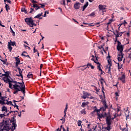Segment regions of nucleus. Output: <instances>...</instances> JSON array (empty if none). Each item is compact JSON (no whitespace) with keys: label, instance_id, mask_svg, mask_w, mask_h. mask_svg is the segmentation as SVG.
Segmentation results:
<instances>
[{"label":"nucleus","instance_id":"nucleus-1","mask_svg":"<svg viewBox=\"0 0 131 131\" xmlns=\"http://www.w3.org/2000/svg\"><path fill=\"white\" fill-rule=\"evenodd\" d=\"M14 91L13 92V94L14 95H17L19 92H21L24 94V96H25V84L23 81V83H20V85L19 84L14 85Z\"/></svg>","mask_w":131,"mask_h":131},{"label":"nucleus","instance_id":"nucleus-2","mask_svg":"<svg viewBox=\"0 0 131 131\" xmlns=\"http://www.w3.org/2000/svg\"><path fill=\"white\" fill-rule=\"evenodd\" d=\"M3 124H4L2 129L6 131H9L11 128H10V124L12 123V121L10 119L3 120Z\"/></svg>","mask_w":131,"mask_h":131},{"label":"nucleus","instance_id":"nucleus-3","mask_svg":"<svg viewBox=\"0 0 131 131\" xmlns=\"http://www.w3.org/2000/svg\"><path fill=\"white\" fill-rule=\"evenodd\" d=\"M111 56H110V55H109V53L108 54V56L106 57V59L107 60V63L108 66H106V69L107 70V73L109 74H111V67L112 66V63L111 62Z\"/></svg>","mask_w":131,"mask_h":131},{"label":"nucleus","instance_id":"nucleus-4","mask_svg":"<svg viewBox=\"0 0 131 131\" xmlns=\"http://www.w3.org/2000/svg\"><path fill=\"white\" fill-rule=\"evenodd\" d=\"M25 21L30 27H33V26H36V25L34 24V20L32 19V17H27L25 19Z\"/></svg>","mask_w":131,"mask_h":131},{"label":"nucleus","instance_id":"nucleus-5","mask_svg":"<svg viewBox=\"0 0 131 131\" xmlns=\"http://www.w3.org/2000/svg\"><path fill=\"white\" fill-rule=\"evenodd\" d=\"M103 103V106L100 107V108L99 110V111H106V109L108 108V105H107V103L106 102V101H102Z\"/></svg>","mask_w":131,"mask_h":131},{"label":"nucleus","instance_id":"nucleus-6","mask_svg":"<svg viewBox=\"0 0 131 131\" xmlns=\"http://www.w3.org/2000/svg\"><path fill=\"white\" fill-rule=\"evenodd\" d=\"M117 49L118 51L121 52H121H123V46L121 45V42L119 41H117Z\"/></svg>","mask_w":131,"mask_h":131},{"label":"nucleus","instance_id":"nucleus-7","mask_svg":"<svg viewBox=\"0 0 131 131\" xmlns=\"http://www.w3.org/2000/svg\"><path fill=\"white\" fill-rule=\"evenodd\" d=\"M106 125H111V117L107 116L106 118Z\"/></svg>","mask_w":131,"mask_h":131},{"label":"nucleus","instance_id":"nucleus-8","mask_svg":"<svg viewBox=\"0 0 131 131\" xmlns=\"http://www.w3.org/2000/svg\"><path fill=\"white\" fill-rule=\"evenodd\" d=\"M118 79L119 80H121L123 83H125V75H122L121 77H118Z\"/></svg>","mask_w":131,"mask_h":131},{"label":"nucleus","instance_id":"nucleus-9","mask_svg":"<svg viewBox=\"0 0 131 131\" xmlns=\"http://www.w3.org/2000/svg\"><path fill=\"white\" fill-rule=\"evenodd\" d=\"M80 8V3L79 2H76L74 5V8L75 10H79V9Z\"/></svg>","mask_w":131,"mask_h":131},{"label":"nucleus","instance_id":"nucleus-10","mask_svg":"<svg viewBox=\"0 0 131 131\" xmlns=\"http://www.w3.org/2000/svg\"><path fill=\"white\" fill-rule=\"evenodd\" d=\"M114 35H115L116 38H117L118 37H119L122 36V34H121V33L120 32L119 33V32L117 30H116V33L114 32Z\"/></svg>","mask_w":131,"mask_h":131},{"label":"nucleus","instance_id":"nucleus-11","mask_svg":"<svg viewBox=\"0 0 131 131\" xmlns=\"http://www.w3.org/2000/svg\"><path fill=\"white\" fill-rule=\"evenodd\" d=\"M99 9L102 11V12H106V8L105 7V6H103L102 5H99Z\"/></svg>","mask_w":131,"mask_h":131},{"label":"nucleus","instance_id":"nucleus-12","mask_svg":"<svg viewBox=\"0 0 131 131\" xmlns=\"http://www.w3.org/2000/svg\"><path fill=\"white\" fill-rule=\"evenodd\" d=\"M68 109V104H66V108L64 109V121L63 122H65V118L66 117V113L67 112V110Z\"/></svg>","mask_w":131,"mask_h":131},{"label":"nucleus","instance_id":"nucleus-13","mask_svg":"<svg viewBox=\"0 0 131 131\" xmlns=\"http://www.w3.org/2000/svg\"><path fill=\"white\" fill-rule=\"evenodd\" d=\"M17 69L18 70L19 74L20 75V77L22 78V80H23V75L22 74V70H21L19 67H17Z\"/></svg>","mask_w":131,"mask_h":131},{"label":"nucleus","instance_id":"nucleus-14","mask_svg":"<svg viewBox=\"0 0 131 131\" xmlns=\"http://www.w3.org/2000/svg\"><path fill=\"white\" fill-rule=\"evenodd\" d=\"M81 98L82 99H84V100L86 99V98H88V94L86 93V92H83V96H81Z\"/></svg>","mask_w":131,"mask_h":131},{"label":"nucleus","instance_id":"nucleus-15","mask_svg":"<svg viewBox=\"0 0 131 131\" xmlns=\"http://www.w3.org/2000/svg\"><path fill=\"white\" fill-rule=\"evenodd\" d=\"M8 45L10 46H12L14 47V46H16V42L15 41H12V40H10L9 42H8Z\"/></svg>","mask_w":131,"mask_h":131},{"label":"nucleus","instance_id":"nucleus-16","mask_svg":"<svg viewBox=\"0 0 131 131\" xmlns=\"http://www.w3.org/2000/svg\"><path fill=\"white\" fill-rule=\"evenodd\" d=\"M97 116L99 120L100 119L104 118V115L103 114H99V113H97Z\"/></svg>","mask_w":131,"mask_h":131},{"label":"nucleus","instance_id":"nucleus-17","mask_svg":"<svg viewBox=\"0 0 131 131\" xmlns=\"http://www.w3.org/2000/svg\"><path fill=\"white\" fill-rule=\"evenodd\" d=\"M88 6H89V2H86L85 4L82 7V11L84 12V10L88 8Z\"/></svg>","mask_w":131,"mask_h":131},{"label":"nucleus","instance_id":"nucleus-18","mask_svg":"<svg viewBox=\"0 0 131 131\" xmlns=\"http://www.w3.org/2000/svg\"><path fill=\"white\" fill-rule=\"evenodd\" d=\"M33 8H35V10L36 11H37V10H38L39 9H40V7H39L38 6H37V4H33Z\"/></svg>","mask_w":131,"mask_h":131},{"label":"nucleus","instance_id":"nucleus-19","mask_svg":"<svg viewBox=\"0 0 131 131\" xmlns=\"http://www.w3.org/2000/svg\"><path fill=\"white\" fill-rule=\"evenodd\" d=\"M25 54H26L27 55H25ZM21 56H24V57H28V58H29L30 59H31V58L30 57V56H29V55H28V54L27 53V52H24L22 54H21Z\"/></svg>","mask_w":131,"mask_h":131},{"label":"nucleus","instance_id":"nucleus-20","mask_svg":"<svg viewBox=\"0 0 131 131\" xmlns=\"http://www.w3.org/2000/svg\"><path fill=\"white\" fill-rule=\"evenodd\" d=\"M9 83V86L10 89L11 90H15V88H14V85H15L16 84H12L11 83Z\"/></svg>","mask_w":131,"mask_h":131},{"label":"nucleus","instance_id":"nucleus-21","mask_svg":"<svg viewBox=\"0 0 131 131\" xmlns=\"http://www.w3.org/2000/svg\"><path fill=\"white\" fill-rule=\"evenodd\" d=\"M118 56L119 57L123 58V56H124V54H123V53H122V52L120 51L119 53H118Z\"/></svg>","mask_w":131,"mask_h":131},{"label":"nucleus","instance_id":"nucleus-22","mask_svg":"<svg viewBox=\"0 0 131 131\" xmlns=\"http://www.w3.org/2000/svg\"><path fill=\"white\" fill-rule=\"evenodd\" d=\"M5 97H2V98H1V103H2V105H4V104H5V101H6L5 100Z\"/></svg>","mask_w":131,"mask_h":131},{"label":"nucleus","instance_id":"nucleus-23","mask_svg":"<svg viewBox=\"0 0 131 131\" xmlns=\"http://www.w3.org/2000/svg\"><path fill=\"white\" fill-rule=\"evenodd\" d=\"M5 9L7 11V12H8V11H9V10H10V6H9V5L6 4V3H5Z\"/></svg>","mask_w":131,"mask_h":131},{"label":"nucleus","instance_id":"nucleus-24","mask_svg":"<svg viewBox=\"0 0 131 131\" xmlns=\"http://www.w3.org/2000/svg\"><path fill=\"white\" fill-rule=\"evenodd\" d=\"M94 108H95V109L92 112V114H95V112H97V113L98 112H100L99 110L97 109V106H95Z\"/></svg>","mask_w":131,"mask_h":131},{"label":"nucleus","instance_id":"nucleus-25","mask_svg":"<svg viewBox=\"0 0 131 131\" xmlns=\"http://www.w3.org/2000/svg\"><path fill=\"white\" fill-rule=\"evenodd\" d=\"M21 12H24L25 14H27V10L25 9V8L23 7L21 9Z\"/></svg>","mask_w":131,"mask_h":131},{"label":"nucleus","instance_id":"nucleus-26","mask_svg":"<svg viewBox=\"0 0 131 131\" xmlns=\"http://www.w3.org/2000/svg\"><path fill=\"white\" fill-rule=\"evenodd\" d=\"M97 69H98L99 71H101V72H104L103 70H102V69H101V64L100 63L97 66Z\"/></svg>","mask_w":131,"mask_h":131},{"label":"nucleus","instance_id":"nucleus-27","mask_svg":"<svg viewBox=\"0 0 131 131\" xmlns=\"http://www.w3.org/2000/svg\"><path fill=\"white\" fill-rule=\"evenodd\" d=\"M10 32L11 33H12V35L13 36H15V32H14V31H13V29H12V27H10Z\"/></svg>","mask_w":131,"mask_h":131},{"label":"nucleus","instance_id":"nucleus-28","mask_svg":"<svg viewBox=\"0 0 131 131\" xmlns=\"http://www.w3.org/2000/svg\"><path fill=\"white\" fill-rule=\"evenodd\" d=\"M12 83H15V84H19L18 85H20V83H23V82H17V81H11Z\"/></svg>","mask_w":131,"mask_h":131},{"label":"nucleus","instance_id":"nucleus-29","mask_svg":"<svg viewBox=\"0 0 131 131\" xmlns=\"http://www.w3.org/2000/svg\"><path fill=\"white\" fill-rule=\"evenodd\" d=\"M27 77L28 78H32V74L31 73H29Z\"/></svg>","mask_w":131,"mask_h":131},{"label":"nucleus","instance_id":"nucleus-30","mask_svg":"<svg viewBox=\"0 0 131 131\" xmlns=\"http://www.w3.org/2000/svg\"><path fill=\"white\" fill-rule=\"evenodd\" d=\"M12 127H14V129H16V127H17V124L16 122L12 123Z\"/></svg>","mask_w":131,"mask_h":131},{"label":"nucleus","instance_id":"nucleus-31","mask_svg":"<svg viewBox=\"0 0 131 131\" xmlns=\"http://www.w3.org/2000/svg\"><path fill=\"white\" fill-rule=\"evenodd\" d=\"M8 49L10 52H12V50H13V47L10 46L9 45H8Z\"/></svg>","mask_w":131,"mask_h":131},{"label":"nucleus","instance_id":"nucleus-32","mask_svg":"<svg viewBox=\"0 0 131 131\" xmlns=\"http://www.w3.org/2000/svg\"><path fill=\"white\" fill-rule=\"evenodd\" d=\"M10 121H11V122H12V123H16V119H15V118L14 117H12V119H11V120H10Z\"/></svg>","mask_w":131,"mask_h":131},{"label":"nucleus","instance_id":"nucleus-33","mask_svg":"<svg viewBox=\"0 0 131 131\" xmlns=\"http://www.w3.org/2000/svg\"><path fill=\"white\" fill-rule=\"evenodd\" d=\"M6 83H8V82H9V83H10L11 82H12L11 80L9 79V77H6Z\"/></svg>","mask_w":131,"mask_h":131},{"label":"nucleus","instance_id":"nucleus-34","mask_svg":"<svg viewBox=\"0 0 131 131\" xmlns=\"http://www.w3.org/2000/svg\"><path fill=\"white\" fill-rule=\"evenodd\" d=\"M105 129H106L107 130L110 131V129H111V125H107V126L105 128Z\"/></svg>","mask_w":131,"mask_h":131},{"label":"nucleus","instance_id":"nucleus-35","mask_svg":"<svg viewBox=\"0 0 131 131\" xmlns=\"http://www.w3.org/2000/svg\"><path fill=\"white\" fill-rule=\"evenodd\" d=\"M86 105H88L86 102H82L81 107H82L83 108H84L85 107V106H86Z\"/></svg>","mask_w":131,"mask_h":131},{"label":"nucleus","instance_id":"nucleus-36","mask_svg":"<svg viewBox=\"0 0 131 131\" xmlns=\"http://www.w3.org/2000/svg\"><path fill=\"white\" fill-rule=\"evenodd\" d=\"M15 60L16 61V63H20V58L15 57Z\"/></svg>","mask_w":131,"mask_h":131},{"label":"nucleus","instance_id":"nucleus-37","mask_svg":"<svg viewBox=\"0 0 131 131\" xmlns=\"http://www.w3.org/2000/svg\"><path fill=\"white\" fill-rule=\"evenodd\" d=\"M94 63H95L96 64H97L98 65L100 64V62H99V61H98L97 57H96V60H94Z\"/></svg>","mask_w":131,"mask_h":131},{"label":"nucleus","instance_id":"nucleus-38","mask_svg":"<svg viewBox=\"0 0 131 131\" xmlns=\"http://www.w3.org/2000/svg\"><path fill=\"white\" fill-rule=\"evenodd\" d=\"M122 68V64H119V63H118V69H121Z\"/></svg>","mask_w":131,"mask_h":131},{"label":"nucleus","instance_id":"nucleus-39","mask_svg":"<svg viewBox=\"0 0 131 131\" xmlns=\"http://www.w3.org/2000/svg\"><path fill=\"white\" fill-rule=\"evenodd\" d=\"M4 127V122H2V123H0V129H3V128H2V127Z\"/></svg>","mask_w":131,"mask_h":131},{"label":"nucleus","instance_id":"nucleus-40","mask_svg":"<svg viewBox=\"0 0 131 131\" xmlns=\"http://www.w3.org/2000/svg\"><path fill=\"white\" fill-rule=\"evenodd\" d=\"M95 15H96V13L95 12H92V13L90 14L88 16H91L92 17H95Z\"/></svg>","mask_w":131,"mask_h":131},{"label":"nucleus","instance_id":"nucleus-41","mask_svg":"<svg viewBox=\"0 0 131 131\" xmlns=\"http://www.w3.org/2000/svg\"><path fill=\"white\" fill-rule=\"evenodd\" d=\"M41 14H38V15H37L36 16L34 17L35 19H36L37 18H39V17H41Z\"/></svg>","mask_w":131,"mask_h":131},{"label":"nucleus","instance_id":"nucleus-42","mask_svg":"<svg viewBox=\"0 0 131 131\" xmlns=\"http://www.w3.org/2000/svg\"><path fill=\"white\" fill-rule=\"evenodd\" d=\"M80 112H81V114H83V113H84V114H86V112L84 110H83L81 111Z\"/></svg>","mask_w":131,"mask_h":131},{"label":"nucleus","instance_id":"nucleus-43","mask_svg":"<svg viewBox=\"0 0 131 131\" xmlns=\"http://www.w3.org/2000/svg\"><path fill=\"white\" fill-rule=\"evenodd\" d=\"M5 110H7V107H6L5 105H4L2 107V111H5Z\"/></svg>","mask_w":131,"mask_h":131},{"label":"nucleus","instance_id":"nucleus-44","mask_svg":"<svg viewBox=\"0 0 131 131\" xmlns=\"http://www.w3.org/2000/svg\"><path fill=\"white\" fill-rule=\"evenodd\" d=\"M7 105H13L12 101H7Z\"/></svg>","mask_w":131,"mask_h":131},{"label":"nucleus","instance_id":"nucleus-45","mask_svg":"<svg viewBox=\"0 0 131 131\" xmlns=\"http://www.w3.org/2000/svg\"><path fill=\"white\" fill-rule=\"evenodd\" d=\"M82 122L80 120H79L78 122V126H80L81 125Z\"/></svg>","mask_w":131,"mask_h":131},{"label":"nucleus","instance_id":"nucleus-46","mask_svg":"<svg viewBox=\"0 0 131 131\" xmlns=\"http://www.w3.org/2000/svg\"><path fill=\"white\" fill-rule=\"evenodd\" d=\"M122 58L123 57H120L119 56L118 57V60L119 62H121V61H122Z\"/></svg>","mask_w":131,"mask_h":131},{"label":"nucleus","instance_id":"nucleus-47","mask_svg":"<svg viewBox=\"0 0 131 131\" xmlns=\"http://www.w3.org/2000/svg\"><path fill=\"white\" fill-rule=\"evenodd\" d=\"M1 76H5V77H9V75L7 74H2Z\"/></svg>","mask_w":131,"mask_h":131},{"label":"nucleus","instance_id":"nucleus-48","mask_svg":"<svg viewBox=\"0 0 131 131\" xmlns=\"http://www.w3.org/2000/svg\"><path fill=\"white\" fill-rule=\"evenodd\" d=\"M6 2H7L9 4H12V2L10 0H4V2L6 3Z\"/></svg>","mask_w":131,"mask_h":131},{"label":"nucleus","instance_id":"nucleus-49","mask_svg":"<svg viewBox=\"0 0 131 131\" xmlns=\"http://www.w3.org/2000/svg\"><path fill=\"white\" fill-rule=\"evenodd\" d=\"M5 116H6V115H5V114H0V117H1V118H3V117H5Z\"/></svg>","mask_w":131,"mask_h":131},{"label":"nucleus","instance_id":"nucleus-50","mask_svg":"<svg viewBox=\"0 0 131 131\" xmlns=\"http://www.w3.org/2000/svg\"><path fill=\"white\" fill-rule=\"evenodd\" d=\"M0 60L1 61V62H3V64H6L7 63V61L6 60H2V59H0Z\"/></svg>","mask_w":131,"mask_h":131},{"label":"nucleus","instance_id":"nucleus-51","mask_svg":"<svg viewBox=\"0 0 131 131\" xmlns=\"http://www.w3.org/2000/svg\"><path fill=\"white\" fill-rule=\"evenodd\" d=\"M85 66H84L83 67H81V70H82V71L85 70V69H86V68H83V67H85Z\"/></svg>","mask_w":131,"mask_h":131},{"label":"nucleus","instance_id":"nucleus-52","mask_svg":"<svg viewBox=\"0 0 131 131\" xmlns=\"http://www.w3.org/2000/svg\"><path fill=\"white\" fill-rule=\"evenodd\" d=\"M31 2L32 4H37V2H36V1L31 0Z\"/></svg>","mask_w":131,"mask_h":131},{"label":"nucleus","instance_id":"nucleus-53","mask_svg":"<svg viewBox=\"0 0 131 131\" xmlns=\"http://www.w3.org/2000/svg\"><path fill=\"white\" fill-rule=\"evenodd\" d=\"M39 5H40V6H41L40 7V8H44L45 7H46V5H42V4H39Z\"/></svg>","mask_w":131,"mask_h":131},{"label":"nucleus","instance_id":"nucleus-54","mask_svg":"<svg viewBox=\"0 0 131 131\" xmlns=\"http://www.w3.org/2000/svg\"><path fill=\"white\" fill-rule=\"evenodd\" d=\"M33 51H34V53H36V52H37H37H38V51H37V50L35 49V47L34 48Z\"/></svg>","mask_w":131,"mask_h":131},{"label":"nucleus","instance_id":"nucleus-55","mask_svg":"<svg viewBox=\"0 0 131 131\" xmlns=\"http://www.w3.org/2000/svg\"><path fill=\"white\" fill-rule=\"evenodd\" d=\"M87 94V96H88V98L89 99V98H90V97H91V94L86 92Z\"/></svg>","mask_w":131,"mask_h":131},{"label":"nucleus","instance_id":"nucleus-56","mask_svg":"<svg viewBox=\"0 0 131 131\" xmlns=\"http://www.w3.org/2000/svg\"><path fill=\"white\" fill-rule=\"evenodd\" d=\"M95 90L97 92V93H99V91H100V89H97V87L95 86Z\"/></svg>","mask_w":131,"mask_h":131},{"label":"nucleus","instance_id":"nucleus-57","mask_svg":"<svg viewBox=\"0 0 131 131\" xmlns=\"http://www.w3.org/2000/svg\"><path fill=\"white\" fill-rule=\"evenodd\" d=\"M122 131H127V128H123Z\"/></svg>","mask_w":131,"mask_h":131},{"label":"nucleus","instance_id":"nucleus-58","mask_svg":"<svg viewBox=\"0 0 131 131\" xmlns=\"http://www.w3.org/2000/svg\"><path fill=\"white\" fill-rule=\"evenodd\" d=\"M116 97H119V94H118V92L115 93Z\"/></svg>","mask_w":131,"mask_h":131},{"label":"nucleus","instance_id":"nucleus-59","mask_svg":"<svg viewBox=\"0 0 131 131\" xmlns=\"http://www.w3.org/2000/svg\"><path fill=\"white\" fill-rule=\"evenodd\" d=\"M19 64H20V63L15 62V66H16V67L18 68V66Z\"/></svg>","mask_w":131,"mask_h":131},{"label":"nucleus","instance_id":"nucleus-60","mask_svg":"<svg viewBox=\"0 0 131 131\" xmlns=\"http://www.w3.org/2000/svg\"><path fill=\"white\" fill-rule=\"evenodd\" d=\"M72 20H73V21H74V22H76V23H77V24H79L78 21H76V20L75 19L73 18Z\"/></svg>","mask_w":131,"mask_h":131},{"label":"nucleus","instance_id":"nucleus-61","mask_svg":"<svg viewBox=\"0 0 131 131\" xmlns=\"http://www.w3.org/2000/svg\"><path fill=\"white\" fill-rule=\"evenodd\" d=\"M42 17H47V12H45L44 15L42 16Z\"/></svg>","mask_w":131,"mask_h":131},{"label":"nucleus","instance_id":"nucleus-62","mask_svg":"<svg viewBox=\"0 0 131 131\" xmlns=\"http://www.w3.org/2000/svg\"><path fill=\"white\" fill-rule=\"evenodd\" d=\"M58 9L60 11V13H62L63 12V11L62 10V8L59 7Z\"/></svg>","mask_w":131,"mask_h":131},{"label":"nucleus","instance_id":"nucleus-63","mask_svg":"<svg viewBox=\"0 0 131 131\" xmlns=\"http://www.w3.org/2000/svg\"><path fill=\"white\" fill-rule=\"evenodd\" d=\"M62 5H63V6H65L66 4H65V0H63L62 1Z\"/></svg>","mask_w":131,"mask_h":131},{"label":"nucleus","instance_id":"nucleus-64","mask_svg":"<svg viewBox=\"0 0 131 131\" xmlns=\"http://www.w3.org/2000/svg\"><path fill=\"white\" fill-rule=\"evenodd\" d=\"M128 57L131 59V53L128 54Z\"/></svg>","mask_w":131,"mask_h":131}]
</instances>
